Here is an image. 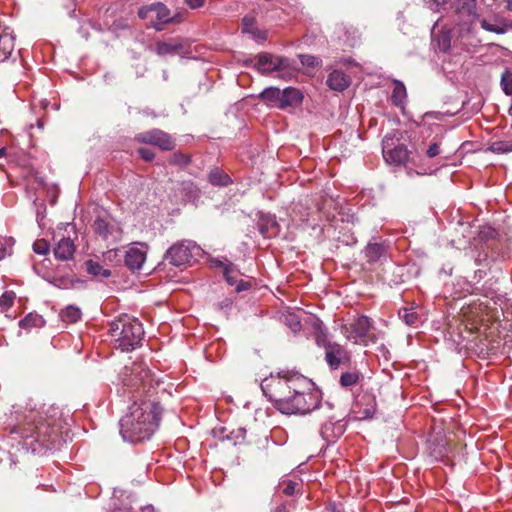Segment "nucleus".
Here are the masks:
<instances>
[{"mask_svg":"<svg viewBox=\"0 0 512 512\" xmlns=\"http://www.w3.org/2000/svg\"><path fill=\"white\" fill-rule=\"evenodd\" d=\"M67 419L59 407L50 406L42 413L31 412L23 425L10 428L9 435L14 440L23 441L33 452L41 448L51 449L67 425Z\"/></svg>","mask_w":512,"mask_h":512,"instance_id":"nucleus-1","label":"nucleus"},{"mask_svg":"<svg viewBox=\"0 0 512 512\" xmlns=\"http://www.w3.org/2000/svg\"><path fill=\"white\" fill-rule=\"evenodd\" d=\"M161 414L159 403L150 399L135 400L120 420V434L131 443L148 440L158 429Z\"/></svg>","mask_w":512,"mask_h":512,"instance_id":"nucleus-2","label":"nucleus"},{"mask_svg":"<svg viewBox=\"0 0 512 512\" xmlns=\"http://www.w3.org/2000/svg\"><path fill=\"white\" fill-rule=\"evenodd\" d=\"M109 333L115 348L128 352L141 344L144 330L138 319L123 314L110 323Z\"/></svg>","mask_w":512,"mask_h":512,"instance_id":"nucleus-3","label":"nucleus"},{"mask_svg":"<svg viewBox=\"0 0 512 512\" xmlns=\"http://www.w3.org/2000/svg\"><path fill=\"white\" fill-rule=\"evenodd\" d=\"M306 384V377L300 374L271 375L261 382V389L264 395L279 410L282 402H285L295 388H302Z\"/></svg>","mask_w":512,"mask_h":512,"instance_id":"nucleus-4","label":"nucleus"},{"mask_svg":"<svg viewBox=\"0 0 512 512\" xmlns=\"http://www.w3.org/2000/svg\"><path fill=\"white\" fill-rule=\"evenodd\" d=\"M312 385L306 378V384L302 388H295L278 411L286 415H305L318 408L321 397L318 391L312 389Z\"/></svg>","mask_w":512,"mask_h":512,"instance_id":"nucleus-5","label":"nucleus"},{"mask_svg":"<svg viewBox=\"0 0 512 512\" xmlns=\"http://www.w3.org/2000/svg\"><path fill=\"white\" fill-rule=\"evenodd\" d=\"M254 67L261 74L268 75L279 72V77L284 78L289 73L291 64L288 58L261 52L254 58Z\"/></svg>","mask_w":512,"mask_h":512,"instance_id":"nucleus-6","label":"nucleus"},{"mask_svg":"<svg viewBox=\"0 0 512 512\" xmlns=\"http://www.w3.org/2000/svg\"><path fill=\"white\" fill-rule=\"evenodd\" d=\"M451 8L454 12L455 22L462 30L469 31L470 26L479 17L475 0H453Z\"/></svg>","mask_w":512,"mask_h":512,"instance_id":"nucleus-7","label":"nucleus"},{"mask_svg":"<svg viewBox=\"0 0 512 512\" xmlns=\"http://www.w3.org/2000/svg\"><path fill=\"white\" fill-rule=\"evenodd\" d=\"M137 14L140 19L148 20L156 31H163L167 25L169 8L162 2H154L140 7Z\"/></svg>","mask_w":512,"mask_h":512,"instance_id":"nucleus-8","label":"nucleus"},{"mask_svg":"<svg viewBox=\"0 0 512 512\" xmlns=\"http://www.w3.org/2000/svg\"><path fill=\"white\" fill-rule=\"evenodd\" d=\"M135 140L141 144L157 146L163 151H170L175 147V141L172 136L157 128L138 133L135 136Z\"/></svg>","mask_w":512,"mask_h":512,"instance_id":"nucleus-9","label":"nucleus"},{"mask_svg":"<svg viewBox=\"0 0 512 512\" xmlns=\"http://www.w3.org/2000/svg\"><path fill=\"white\" fill-rule=\"evenodd\" d=\"M383 157L387 163L394 165L405 164L409 158V151L404 144L393 147L392 139L385 137L382 142Z\"/></svg>","mask_w":512,"mask_h":512,"instance_id":"nucleus-10","label":"nucleus"},{"mask_svg":"<svg viewBox=\"0 0 512 512\" xmlns=\"http://www.w3.org/2000/svg\"><path fill=\"white\" fill-rule=\"evenodd\" d=\"M194 249H197L194 245L177 243L167 250L164 259L173 266H182L191 261Z\"/></svg>","mask_w":512,"mask_h":512,"instance_id":"nucleus-11","label":"nucleus"},{"mask_svg":"<svg viewBox=\"0 0 512 512\" xmlns=\"http://www.w3.org/2000/svg\"><path fill=\"white\" fill-rule=\"evenodd\" d=\"M325 360L329 367L335 370L341 365L349 364L351 361V354L344 346L333 342V344H326Z\"/></svg>","mask_w":512,"mask_h":512,"instance_id":"nucleus-12","label":"nucleus"},{"mask_svg":"<svg viewBox=\"0 0 512 512\" xmlns=\"http://www.w3.org/2000/svg\"><path fill=\"white\" fill-rule=\"evenodd\" d=\"M140 247H129L124 255L125 265L131 271H139L142 269L146 261L148 246L144 243H138Z\"/></svg>","mask_w":512,"mask_h":512,"instance_id":"nucleus-13","label":"nucleus"},{"mask_svg":"<svg viewBox=\"0 0 512 512\" xmlns=\"http://www.w3.org/2000/svg\"><path fill=\"white\" fill-rule=\"evenodd\" d=\"M15 50L13 31L0 23V63L8 60Z\"/></svg>","mask_w":512,"mask_h":512,"instance_id":"nucleus-14","label":"nucleus"},{"mask_svg":"<svg viewBox=\"0 0 512 512\" xmlns=\"http://www.w3.org/2000/svg\"><path fill=\"white\" fill-rule=\"evenodd\" d=\"M372 328V321L367 316H360L354 320L353 323L350 324L348 329L349 335L348 339H353L355 342L358 340H363L368 336Z\"/></svg>","mask_w":512,"mask_h":512,"instance_id":"nucleus-15","label":"nucleus"},{"mask_svg":"<svg viewBox=\"0 0 512 512\" xmlns=\"http://www.w3.org/2000/svg\"><path fill=\"white\" fill-rule=\"evenodd\" d=\"M257 229L265 238L276 237L280 231V226L275 216L270 214H261L257 221Z\"/></svg>","mask_w":512,"mask_h":512,"instance_id":"nucleus-16","label":"nucleus"},{"mask_svg":"<svg viewBox=\"0 0 512 512\" xmlns=\"http://www.w3.org/2000/svg\"><path fill=\"white\" fill-rule=\"evenodd\" d=\"M242 32L249 34L257 43H264L267 40V31L257 27L256 18L251 14L242 19Z\"/></svg>","mask_w":512,"mask_h":512,"instance_id":"nucleus-17","label":"nucleus"},{"mask_svg":"<svg viewBox=\"0 0 512 512\" xmlns=\"http://www.w3.org/2000/svg\"><path fill=\"white\" fill-rule=\"evenodd\" d=\"M153 51L158 56L186 53L184 43L177 39H172L170 41H158L155 43Z\"/></svg>","mask_w":512,"mask_h":512,"instance_id":"nucleus-18","label":"nucleus"},{"mask_svg":"<svg viewBox=\"0 0 512 512\" xmlns=\"http://www.w3.org/2000/svg\"><path fill=\"white\" fill-rule=\"evenodd\" d=\"M481 27L496 34H505L509 29H512V22H508L500 15H494L492 18H484L480 21Z\"/></svg>","mask_w":512,"mask_h":512,"instance_id":"nucleus-19","label":"nucleus"},{"mask_svg":"<svg viewBox=\"0 0 512 512\" xmlns=\"http://www.w3.org/2000/svg\"><path fill=\"white\" fill-rule=\"evenodd\" d=\"M76 251L75 244L70 237H63L58 241L54 248V255L60 261L73 259Z\"/></svg>","mask_w":512,"mask_h":512,"instance_id":"nucleus-20","label":"nucleus"},{"mask_svg":"<svg viewBox=\"0 0 512 512\" xmlns=\"http://www.w3.org/2000/svg\"><path fill=\"white\" fill-rule=\"evenodd\" d=\"M328 87L334 91H344L351 83L350 77L341 70L332 71L326 80Z\"/></svg>","mask_w":512,"mask_h":512,"instance_id":"nucleus-21","label":"nucleus"},{"mask_svg":"<svg viewBox=\"0 0 512 512\" xmlns=\"http://www.w3.org/2000/svg\"><path fill=\"white\" fill-rule=\"evenodd\" d=\"M344 433V425L339 422L327 421L322 424L320 434L327 442H334Z\"/></svg>","mask_w":512,"mask_h":512,"instance_id":"nucleus-22","label":"nucleus"},{"mask_svg":"<svg viewBox=\"0 0 512 512\" xmlns=\"http://www.w3.org/2000/svg\"><path fill=\"white\" fill-rule=\"evenodd\" d=\"M281 94V109H284L286 107L297 106L301 104L303 100L302 93L298 89L293 87L285 88L283 91H281Z\"/></svg>","mask_w":512,"mask_h":512,"instance_id":"nucleus-23","label":"nucleus"},{"mask_svg":"<svg viewBox=\"0 0 512 512\" xmlns=\"http://www.w3.org/2000/svg\"><path fill=\"white\" fill-rule=\"evenodd\" d=\"M226 284L229 286L234 287L235 292H241L246 291L251 288V282L249 280H243V279H237L236 277L232 276V273L234 272V265L232 263L226 262Z\"/></svg>","mask_w":512,"mask_h":512,"instance_id":"nucleus-24","label":"nucleus"},{"mask_svg":"<svg viewBox=\"0 0 512 512\" xmlns=\"http://www.w3.org/2000/svg\"><path fill=\"white\" fill-rule=\"evenodd\" d=\"M281 95V90L279 88L268 87L259 94V98L268 105L280 108Z\"/></svg>","mask_w":512,"mask_h":512,"instance_id":"nucleus-25","label":"nucleus"},{"mask_svg":"<svg viewBox=\"0 0 512 512\" xmlns=\"http://www.w3.org/2000/svg\"><path fill=\"white\" fill-rule=\"evenodd\" d=\"M385 246L381 243H369L365 249V256L369 262H377L385 254Z\"/></svg>","mask_w":512,"mask_h":512,"instance_id":"nucleus-26","label":"nucleus"},{"mask_svg":"<svg viewBox=\"0 0 512 512\" xmlns=\"http://www.w3.org/2000/svg\"><path fill=\"white\" fill-rule=\"evenodd\" d=\"M132 374H135V378L129 380L126 385H136L138 382L145 388L147 381L150 377V371L143 368L141 365L135 364L132 368Z\"/></svg>","mask_w":512,"mask_h":512,"instance_id":"nucleus-27","label":"nucleus"},{"mask_svg":"<svg viewBox=\"0 0 512 512\" xmlns=\"http://www.w3.org/2000/svg\"><path fill=\"white\" fill-rule=\"evenodd\" d=\"M302 488V482L299 480L283 479L279 483V489L286 496H293L296 493H300Z\"/></svg>","mask_w":512,"mask_h":512,"instance_id":"nucleus-28","label":"nucleus"},{"mask_svg":"<svg viewBox=\"0 0 512 512\" xmlns=\"http://www.w3.org/2000/svg\"><path fill=\"white\" fill-rule=\"evenodd\" d=\"M85 266L87 272L93 277L108 278L111 276V271L103 268V266L96 261L88 260L85 262Z\"/></svg>","mask_w":512,"mask_h":512,"instance_id":"nucleus-29","label":"nucleus"},{"mask_svg":"<svg viewBox=\"0 0 512 512\" xmlns=\"http://www.w3.org/2000/svg\"><path fill=\"white\" fill-rule=\"evenodd\" d=\"M45 321L39 314L29 313L20 322L19 325L23 329L39 328L44 325Z\"/></svg>","mask_w":512,"mask_h":512,"instance_id":"nucleus-30","label":"nucleus"},{"mask_svg":"<svg viewBox=\"0 0 512 512\" xmlns=\"http://www.w3.org/2000/svg\"><path fill=\"white\" fill-rule=\"evenodd\" d=\"M82 315L81 310L74 305L67 306L62 312L61 317L64 322L75 323L80 320Z\"/></svg>","mask_w":512,"mask_h":512,"instance_id":"nucleus-31","label":"nucleus"},{"mask_svg":"<svg viewBox=\"0 0 512 512\" xmlns=\"http://www.w3.org/2000/svg\"><path fill=\"white\" fill-rule=\"evenodd\" d=\"M488 150L495 154H505L512 152V139L494 141L488 147Z\"/></svg>","mask_w":512,"mask_h":512,"instance_id":"nucleus-32","label":"nucleus"},{"mask_svg":"<svg viewBox=\"0 0 512 512\" xmlns=\"http://www.w3.org/2000/svg\"><path fill=\"white\" fill-rule=\"evenodd\" d=\"M399 316L409 326H417L419 323V315L413 307L400 309Z\"/></svg>","mask_w":512,"mask_h":512,"instance_id":"nucleus-33","label":"nucleus"},{"mask_svg":"<svg viewBox=\"0 0 512 512\" xmlns=\"http://www.w3.org/2000/svg\"><path fill=\"white\" fill-rule=\"evenodd\" d=\"M407 93L404 84L400 81L395 82L391 100L394 105L400 106L404 103Z\"/></svg>","mask_w":512,"mask_h":512,"instance_id":"nucleus-34","label":"nucleus"},{"mask_svg":"<svg viewBox=\"0 0 512 512\" xmlns=\"http://www.w3.org/2000/svg\"><path fill=\"white\" fill-rule=\"evenodd\" d=\"M360 379L357 371L345 372L340 376V384L343 387H350L358 383Z\"/></svg>","mask_w":512,"mask_h":512,"instance_id":"nucleus-35","label":"nucleus"},{"mask_svg":"<svg viewBox=\"0 0 512 512\" xmlns=\"http://www.w3.org/2000/svg\"><path fill=\"white\" fill-rule=\"evenodd\" d=\"M316 332H315V341L316 344L320 347H323L324 350L326 349V344H333V342H330L327 340V332L322 327V324L319 323L315 326Z\"/></svg>","mask_w":512,"mask_h":512,"instance_id":"nucleus-36","label":"nucleus"},{"mask_svg":"<svg viewBox=\"0 0 512 512\" xmlns=\"http://www.w3.org/2000/svg\"><path fill=\"white\" fill-rule=\"evenodd\" d=\"M94 231L104 239L110 234L109 224L102 218H97L93 224Z\"/></svg>","mask_w":512,"mask_h":512,"instance_id":"nucleus-37","label":"nucleus"},{"mask_svg":"<svg viewBox=\"0 0 512 512\" xmlns=\"http://www.w3.org/2000/svg\"><path fill=\"white\" fill-rule=\"evenodd\" d=\"M246 430L244 428H238L232 430L229 435H226V440L233 442V445H240L245 441Z\"/></svg>","mask_w":512,"mask_h":512,"instance_id":"nucleus-38","label":"nucleus"},{"mask_svg":"<svg viewBox=\"0 0 512 512\" xmlns=\"http://www.w3.org/2000/svg\"><path fill=\"white\" fill-rule=\"evenodd\" d=\"M501 88L503 92L510 96L512 95V72L506 70L501 76Z\"/></svg>","mask_w":512,"mask_h":512,"instance_id":"nucleus-39","label":"nucleus"},{"mask_svg":"<svg viewBox=\"0 0 512 512\" xmlns=\"http://www.w3.org/2000/svg\"><path fill=\"white\" fill-rule=\"evenodd\" d=\"M15 293L13 291H6L0 296V308L4 311L8 310L14 303Z\"/></svg>","mask_w":512,"mask_h":512,"instance_id":"nucleus-40","label":"nucleus"},{"mask_svg":"<svg viewBox=\"0 0 512 512\" xmlns=\"http://www.w3.org/2000/svg\"><path fill=\"white\" fill-rule=\"evenodd\" d=\"M190 156L181 152H175L169 159V163L178 166H186L190 163Z\"/></svg>","mask_w":512,"mask_h":512,"instance_id":"nucleus-41","label":"nucleus"},{"mask_svg":"<svg viewBox=\"0 0 512 512\" xmlns=\"http://www.w3.org/2000/svg\"><path fill=\"white\" fill-rule=\"evenodd\" d=\"M284 322L294 333L300 331L301 329L300 319L295 314L285 315Z\"/></svg>","mask_w":512,"mask_h":512,"instance_id":"nucleus-42","label":"nucleus"},{"mask_svg":"<svg viewBox=\"0 0 512 512\" xmlns=\"http://www.w3.org/2000/svg\"><path fill=\"white\" fill-rule=\"evenodd\" d=\"M50 246L45 239H37L33 243V251L39 255H46L49 252Z\"/></svg>","mask_w":512,"mask_h":512,"instance_id":"nucleus-43","label":"nucleus"},{"mask_svg":"<svg viewBox=\"0 0 512 512\" xmlns=\"http://www.w3.org/2000/svg\"><path fill=\"white\" fill-rule=\"evenodd\" d=\"M186 19V11H177L175 13H172L169 9V16L167 19V25L168 24H180L184 22Z\"/></svg>","mask_w":512,"mask_h":512,"instance_id":"nucleus-44","label":"nucleus"},{"mask_svg":"<svg viewBox=\"0 0 512 512\" xmlns=\"http://www.w3.org/2000/svg\"><path fill=\"white\" fill-rule=\"evenodd\" d=\"M451 46V38L448 32H443L438 37V47L442 52H447Z\"/></svg>","mask_w":512,"mask_h":512,"instance_id":"nucleus-45","label":"nucleus"},{"mask_svg":"<svg viewBox=\"0 0 512 512\" xmlns=\"http://www.w3.org/2000/svg\"><path fill=\"white\" fill-rule=\"evenodd\" d=\"M209 181L212 185L221 186L224 184V176L221 170L214 169L209 174Z\"/></svg>","mask_w":512,"mask_h":512,"instance_id":"nucleus-46","label":"nucleus"},{"mask_svg":"<svg viewBox=\"0 0 512 512\" xmlns=\"http://www.w3.org/2000/svg\"><path fill=\"white\" fill-rule=\"evenodd\" d=\"M300 62L303 66L307 67H316L320 64V59L318 57L312 56V55H300Z\"/></svg>","mask_w":512,"mask_h":512,"instance_id":"nucleus-47","label":"nucleus"},{"mask_svg":"<svg viewBox=\"0 0 512 512\" xmlns=\"http://www.w3.org/2000/svg\"><path fill=\"white\" fill-rule=\"evenodd\" d=\"M138 154L143 160L148 162L152 161L155 158L154 152L149 148H140L138 150Z\"/></svg>","mask_w":512,"mask_h":512,"instance_id":"nucleus-48","label":"nucleus"},{"mask_svg":"<svg viewBox=\"0 0 512 512\" xmlns=\"http://www.w3.org/2000/svg\"><path fill=\"white\" fill-rule=\"evenodd\" d=\"M439 154H440V145H439V143L434 142V143L430 144L428 149H427V151H426V155L429 158H434V157H436Z\"/></svg>","mask_w":512,"mask_h":512,"instance_id":"nucleus-49","label":"nucleus"},{"mask_svg":"<svg viewBox=\"0 0 512 512\" xmlns=\"http://www.w3.org/2000/svg\"><path fill=\"white\" fill-rule=\"evenodd\" d=\"M449 0H425L428 7L433 11H438L439 7L446 4Z\"/></svg>","mask_w":512,"mask_h":512,"instance_id":"nucleus-50","label":"nucleus"},{"mask_svg":"<svg viewBox=\"0 0 512 512\" xmlns=\"http://www.w3.org/2000/svg\"><path fill=\"white\" fill-rule=\"evenodd\" d=\"M184 3L190 9H199L205 5L206 0H184Z\"/></svg>","mask_w":512,"mask_h":512,"instance_id":"nucleus-51","label":"nucleus"},{"mask_svg":"<svg viewBox=\"0 0 512 512\" xmlns=\"http://www.w3.org/2000/svg\"><path fill=\"white\" fill-rule=\"evenodd\" d=\"M496 235V231L495 229L491 228V227H487V228H483L481 231H480V236L481 238L483 239H490V238H494Z\"/></svg>","mask_w":512,"mask_h":512,"instance_id":"nucleus-52","label":"nucleus"},{"mask_svg":"<svg viewBox=\"0 0 512 512\" xmlns=\"http://www.w3.org/2000/svg\"><path fill=\"white\" fill-rule=\"evenodd\" d=\"M118 255H119V250L113 249V250L107 251L104 256H105L106 259L112 260L115 257H117Z\"/></svg>","mask_w":512,"mask_h":512,"instance_id":"nucleus-53","label":"nucleus"},{"mask_svg":"<svg viewBox=\"0 0 512 512\" xmlns=\"http://www.w3.org/2000/svg\"><path fill=\"white\" fill-rule=\"evenodd\" d=\"M272 512H289L286 504H280Z\"/></svg>","mask_w":512,"mask_h":512,"instance_id":"nucleus-54","label":"nucleus"},{"mask_svg":"<svg viewBox=\"0 0 512 512\" xmlns=\"http://www.w3.org/2000/svg\"><path fill=\"white\" fill-rule=\"evenodd\" d=\"M5 257V249L3 248V245L0 243V260Z\"/></svg>","mask_w":512,"mask_h":512,"instance_id":"nucleus-55","label":"nucleus"},{"mask_svg":"<svg viewBox=\"0 0 512 512\" xmlns=\"http://www.w3.org/2000/svg\"><path fill=\"white\" fill-rule=\"evenodd\" d=\"M506 8L512 12V0H506Z\"/></svg>","mask_w":512,"mask_h":512,"instance_id":"nucleus-56","label":"nucleus"},{"mask_svg":"<svg viewBox=\"0 0 512 512\" xmlns=\"http://www.w3.org/2000/svg\"><path fill=\"white\" fill-rule=\"evenodd\" d=\"M326 512H341L339 509H337L335 506L327 508Z\"/></svg>","mask_w":512,"mask_h":512,"instance_id":"nucleus-57","label":"nucleus"},{"mask_svg":"<svg viewBox=\"0 0 512 512\" xmlns=\"http://www.w3.org/2000/svg\"><path fill=\"white\" fill-rule=\"evenodd\" d=\"M5 152H6V148H0V158L3 157L5 155Z\"/></svg>","mask_w":512,"mask_h":512,"instance_id":"nucleus-58","label":"nucleus"},{"mask_svg":"<svg viewBox=\"0 0 512 512\" xmlns=\"http://www.w3.org/2000/svg\"><path fill=\"white\" fill-rule=\"evenodd\" d=\"M229 182H231V179L229 178V176H228V175H226V180H225L226 185H227Z\"/></svg>","mask_w":512,"mask_h":512,"instance_id":"nucleus-59","label":"nucleus"}]
</instances>
